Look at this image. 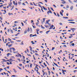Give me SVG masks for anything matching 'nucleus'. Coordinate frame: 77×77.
<instances>
[{"label":"nucleus","instance_id":"f257e3e1","mask_svg":"<svg viewBox=\"0 0 77 77\" xmlns=\"http://www.w3.org/2000/svg\"><path fill=\"white\" fill-rule=\"evenodd\" d=\"M9 51L10 53H12V50H13V53H14L15 54L17 53L16 52H14L15 51V48H9Z\"/></svg>","mask_w":77,"mask_h":77},{"label":"nucleus","instance_id":"f03ea898","mask_svg":"<svg viewBox=\"0 0 77 77\" xmlns=\"http://www.w3.org/2000/svg\"><path fill=\"white\" fill-rule=\"evenodd\" d=\"M48 10L49 11H48L47 12V14H48V15H49V13H51V14H52V12L51 11V10L50 9H48Z\"/></svg>","mask_w":77,"mask_h":77},{"label":"nucleus","instance_id":"7ed1b4c3","mask_svg":"<svg viewBox=\"0 0 77 77\" xmlns=\"http://www.w3.org/2000/svg\"><path fill=\"white\" fill-rule=\"evenodd\" d=\"M50 21V20H46V21L45 23V24H47L49 23V21Z\"/></svg>","mask_w":77,"mask_h":77},{"label":"nucleus","instance_id":"20e7f679","mask_svg":"<svg viewBox=\"0 0 77 77\" xmlns=\"http://www.w3.org/2000/svg\"><path fill=\"white\" fill-rule=\"evenodd\" d=\"M53 27H54V25H51V26L50 27L49 29V30H50V29H52L53 28Z\"/></svg>","mask_w":77,"mask_h":77},{"label":"nucleus","instance_id":"39448f33","mask_svg":"<svg viewBox=\"0 0 77 77\" xmlns=\"http://www.w3.org/2000/svg\"><path fill=\"white\" fill-rule=\"evenodd\" d=\"M61 1H62L63 2H62V3H63V4H65V3L66 2L65 1H64V0H61Z\"/></svg>","mask_w":77,"mask_h":77},{"label":"nucleus","instance_id":"423d86ee","mask_svg":"<svg viewBox=\"0 0 77 77\" xmlns=\"http://www.w3.org/2000/svg\"><path fill=\"white\" fill-rule=\"evenodd\" d=\"M12 3L11 2H10V3H9V6H11V5H12Z\"/></svg>","mask_w":77,"mask_h":77},{"label":"nucleus","instance_id":"0eeeda50","mask_svg":"<svg viewBox=\"0 0 77 77\" xmlns=\"http://www.w3.org/2000/svg\"><path fill=\"white\" fill-rule=\"evenodd\" d=\"M62 73H63V75H65V72H64V70L63 69H62Z\"/></svg>","mask_w":77,"mask_h":77},{"label":"nucleus","instance_id":"6e6552de","mask_svg":"<svg viewBox=\"0 0 77 77\" xmlns=\"http://www.w3.org/2000/svg\"><path fill=\"white\" fill-rule=\"evenodd\" d=\"M29 63L30 68H32V64L31 63Z\"/></svg>","mask_w":77,"mask_h":77},{"label":"nucleus","instance_id":"1a4fd4ad","mask_svg":"<svg viewBox=\"0 0 77 77\" xmlns=\"http://www.w3.org/2000/svg\"><path fill=\"white\" fill-rule=\"evenodd\" d=\"M9 60H11L10 62H13V61H15L14 60H12V58L9 59Z\"/></svg>","mask_w":77,"mask_h":77},{"label":"nucleus","instance_id":"9d476101","mask_svg":"<svg viewBox=\"0 0 77 77\" xmlns=\"http://www.w3.org/2000/svg\"><path fill=\"white\" fill-rule=\"evenodd\" d=\"M69 23H72V24H75V22H69Z\"/></svg>","mask_w":77,"mask_h":77},{"label":"nucleus","instance_id":"9b49d317","mask_svg":"<svg viewBox=\"0 0 77 77\" xmlns=\"http://www.w3.org/2000/svg\"><path fill=\"white\" fill-rule=\"evenodd\" d=\"M2 60H3L2 61L3 62H6V60L5 59H2Z\"/></svg>","mask_w":77,"mask_h":77},{"label":"nucleus","instance_id":"f8f14e48","mask_svg":"<svg viewBox=\"0 0 77 77\" xmlns=\"http://www.w3.org/2000/svg\"><path fill=\"white\" fill-rule=\"evenodd\" d=\"M12 44L8 45V47L9 48H10V47H12Z\"/></svg>","mask_w":77,"mask_h":77},{"label":"nucleus","instance_id":"ddd939ff","mask_svg":"<svg viewBox=\"0 0 77 77\" xmlns=\"http://www.w3.org/2000/svg\"><path fill=\"white\" fill-rule=\"evenodd\" d=\"M42 8H43L44 9V10H47V8L44 7V6H42Z\"/></svg>","mask_w":77,"mask_h":77},{"label":"nucleus","instance_id":"4468645a","mask_svg":"<svg viewBox=\"0 0 77 77\" xmlns=\"http://www.w3.org/2000/svg\"><path fill=\"white\" fill-rule=\"evenodd\" d=\"M72 9H73V6H72L70 7V9L71 11H72Z\"/></svg>","mask_w":77,"mask_h":77},{"label":"nucleus","instance_id":"2eb2a0df","mask_svg":"<svg viewBox=\"0 0 77 77\" xmlns=\"http://www.w3.org/2000/svg\"><path fill=\"white\" fill-rule=\"evenodd\" d=\"M18 5H21V2H18Z\"/></svg>","mask_w":77,"mask_h":77},{"label":"nucleus","instance_id":"dca6fc26","mask_svg":"<svg viewBox=\"0 0 77 77\" xmlns=\"http://www.w3.org/2000/svg\"><path fill=\"white\" fill-rule=\"evenodd\" d=\"M54 64L55 65H56V66H57V67H59V66H58V65H57V64H56V63H54Z\"/></svg>","mask_w":77,"mask_h":77},{"label":"nucleus","instance_id":"f3484780","mask_svg":"<svg viewBox=\"0 0 77 77\" xmlns=\"http://www.w3.org/2000/svg\"><path fill=\"white\" fill-rule=\"evenodd\" d=\"M50 32V30H49V31H47L46 32V34H48V32Z\"/></svg>","mask_w":77,"mask_h":77},{"label":"nucleus","instance_id":"a211bd4d","mask_svg":"<svg viewBox=\"0 0 77 77\" xmlns=\"http://www.w3.org/2000/svg\"><path fill=\"white\" fill-rule=\"evenodd\" d=\"M29 48H30V51H32V47H31V46H29Z\"/></svg>","mask_w":77,"mask_h":77},{"label":"nucleus","instance_id":"6ab92c4d","mask_svg":"<svg viewBox=\"0 0 77 77\" xmlns=\"http://www.w3.org/2000/svg\"><path fill=\"white\" fill-rule=\"evenodd\" d=\"M68 21H74V20H68Z\"/></svg>","mask_w":77,"mask_h":77},{"label":"nucleus","instance_id":"aec40b11","mask_svg":"<svg viewBox=\"0 0 77 77\" xmlns=\"http://www.w3.org/2000/svg\"><path fill=\"white\" fill-rule=\"evenodd\" d=\"M41 27L42 29H45V27H44L42 26V25H41Z\"/></svg>","mask_w":77,"mask_h":77},{"label":"nucleus","instance_id":"412c9836","mask_svg":"<svg viewBox=\"0 0 77 77\" xmlns=\"http://www.w3.org/2000/svg\"><path fill=\"white\" fill-rule=\"evenodd\" d=\"M13 70H14V72H15V73H17V71H16V70H15V69H13Z\"/></svg>","mask_w":77,"mask_h":77},{"label":"nucleus","instance_id":"4be33fe9","mask_svg":"<svg viewBox=\"0 0 77 77\" xmlns=\"http://www.w3.org/2000/svg\"><path fill=\"white\" fill-rule=\"evenodd\" d=\"M29 31H30V29H29V28H28V29H27V32H29Z\"/></svg>","mask_w":77,"mask_h":77},{"label":"nucleus","instance_id":"5701e85b","mask_svg":"<svg viewBox=\"0 0 77 77\" xmlns=\"http://www.w3.org/2000/svg\"><path fill=\"white\" fill-rule=\"evenodd\" d=\"M10 43V42H8V43H7L6 44V46H8V44H9Z\"/></svg>","mask_w":77,"mask_h":77},{"label":"nucleus","instance_id":"b1692460","mask_svg":"<svg viewBox=\"0 0 77 77\" xmlns=\"http://www.w3.org/2000/svg\"><path fill=\"white\" fill-rule=\"evenodd\" d=\"M37 36V35H36V34H35L34 35H32V37H34V36Z\"/></svg>","mask_w":77,"mask_h":77},{"label":"nucleus","instance_id":"393cba45","mask_svg":"<svg viewBox=\"0 0 77 77\" xmlns=\"http://www.w3.org/2000/svg\"><path fill=\"white\" fill-rule=\"evenodd\" d=\"M60 14L62 16H63V14H62V13L61 12H60Z\"/></svg>","mask_w":77,"mask_h":77},{"label":"nucleus","instance_id":"a878e982","mask_svg":"<svg viewBox=\"0 0 77 77\" xmlns=\"http://www.w3.org/2000/svg\"><path fill=\"white\" fill-rule=\"evenodd\" d=\"M9 54H11V53H8V54H7V56H9Z\"/></svg>","mask_w":77,"mask_h":77},{"label":"nucleus","instance_id":"bb28decb","mask_svg":"<svg viewBox=\"0 0 77 77\" xmlns=\"http://www.w3.org/2000/svg\"><path fill=\"white\" fill-rule=\"evenodd\" d=\"M72 46H74V43H72L71 44Z\"/></svg>","mask_w":77,"mask_h":77},{"label":"nucleus","instance_id":"cd10ccee","mask_svg":"<svg viewBox=\"0 0 77 77\" xmlns=\"http://www.w3.org/2000/svg\"><path fill=\"white\" fill-rule=\"evenodd\" d=\"M70 30H75V28H71Z\"/></svg>","mask_w":77,"mask_h":77},{"label":"nucleus","instance_id":"c85d7f7f","mask_svg":"<svg viewBox=\"0 0 77 77\" xmlns=\"http://www.w3.org/2000/svg\"><path fill=\"white\" fill-rule=\"evenodd\" d=\"M27 30H26L25 31H24V33H25V34H26V33H27Z\"/></svg>","mask_w":77,"mask_h":77},{"label":"nucleus","instance_id":"c756f323","mask_svg":"<svg viewBox=\"0 0 77 77\" xmlns=\"http://www.w3.org/2000/svg\"><path fill=\"white\" fill-rule=\"evenodd\" d=\"M17 59L19 60V62H21V60L20 59L17 58Z\"/></svg>","mask_w":77,"mask_h":77},{"label":"nucleus","instance_id":"7c9ffc66","mask_svg":"<svg viewBox=\"0 0 77 77\" xmlns=\"http://www.w3.org/2000/svg\"><path fill=\"white\" fill-rule=\"evenodd\" d=\"M55 49V47H52L51 50H54Z\"/></svg>","mask_w":77,"mask_h":77},{"label":"nucleus","instance_id":"2f4dec72","mask_svg":"<svg viewBox=\"0 0 77 77\" xmlns=\"http://www.w3.org/2000/svg\"><path fill=\"white\" fill-rule=\"evenodd\" d=\"M8 41H11V38H8Z\"/></svg>","mask_w":77,"mask_h":77},{"label":"nucleus","instance_id":"473e14b6","mask_svg":"<svg viewBox=\"0 0 77 77\" xmlns=\"http://www.w3.org/2000/svg\"><path fill=\"white\" fill-rule=\"evenodd\" d=\"M38 6H39V7H40V8H42V7H41V5H40V4H38Z\"/></svg>","mask_w":77,"mask_h":77},{"label":"nucleus","instance_id":"72a5a7b5","mask_svg":"<svg viewBox=\"0 0 77 77\" xmlns=\"http://www.w3.org/2000/svg\"><path fill=\"white\" fill-rule=\"evenodd\" d=\"M43 64L45 66H47L46 65V64H45V63H44Z\"/></svg>","mask_w":77,"mask_h":77},{"label":"nucleus","instance_id":"f704fd0d","mask_svg":"<svg viewBox=\"0 0 77 77\" xmlns=\"http://www.w3.org/2000/svg\"><path fill=\"white\" fill-rule=\"evenodd\" d=\"M63 18H65L66 19V18H68V17H63Z\"/></svg>","mask_w":77,"mask_h":77},{"label":"nucleus","instance_id":"c9c22d12","mask_svg":"<svg viewBox=\"0 0 77 77\" xmlns=\"http://www.w3.org/2000/svg\"><path fill=\"white\" fill-rule=\"evenodd\" d=\"M35 55H36V56H39V54H38L36 53H35Z\"/></svg>","mask_w":77,"mask_h":77},{"label":"nucleus","instance_id":"e433bc0d","mask_svg":"<svg viewBox=\"0 0 77 77\" xmlns=\"http://www.w3.org/2000/svg\"><path fill=\"white\" fill-rule=\"evenodd\" d=\"M4 5H2L0 6V8H2V6H3Z\"/></svg>","mask_w":77,"mask_h":77},{"label":"nucleus","instance_id":"4c0bfd02","mask_svg":"<svg viewBox=\"0 0 77 77\" xmlns=\"http://www.w3.org/2000/svg\"><path fill=\"white\" fill-rule=\"evenodd\" d=\"M40 65L41 66H42V68H45V67L44 66L42 65V64Z\"/></svg>","mask_w":77,"mask_h":77},{"label":"nucleus","instance_id":"58836bf2","mask_svg":"<svg viewBox=\"0 0 77 77\" xmlns=\"http://www.w3.org/2000/svg\"><path fill=\"white\" fill-rule=\"evenodd\" d=\"M32 26L33 28H34V29H35L36 28V26H33V25H32Z\"/></svg>","mask_w":77,"mask_h":77},{"label":"nucleus","instance_id":"ea45409f","mask_svg":"<svg viewBox=\"0 0 77 77\" xmlns=\"http://www.w3.org/2000/svg\"><path fill=\"white\" fill-rule=\"evenodd\" d=\"M17 54H18V55H19V56H20V57H21V54H20L19 53Z\"/></svg>","mask_w":77,"mask_h":77},{"label":"nucleus","instance_id":"a19ab883","mask_svg":"<svg viewBox=\"0 0 77 77\" xmlns=\"http://www.w3.org/2000/svg\"><path fill=\"white\" fill-rule=\"evenodd\" d=\"M57 16H58V17H60V15H59V14L57 13Z\"/></svg>","mask_w":77,"mask_h":77},{"label":"nucleus","instance_id":"79ce46f5","mask_svg":"<svg viewBox=\"0 0 77 77\" xmlns=\"http://www.w3.org/2000/svg\"><path fill=\"white\" fill-rule=\"evenodd\" d=\"M13 3L14 5H15V1H13Z\"/></svg>","mask_w":77,"mask_h":77},{"label":"nucleus","instance_id":"37998d69","mask_svg":"<svg viewBox=\"0 0 77 77\" xmlns=\"http://www.w3.org/2000/svg\"><path fill=\"white\" fill-rule=\"evenodd\" d=\"M11 32L12 33H14V32H13V30H12V29H11Z\"/></svg>","mask_w":77,"mask_h":77},{"label":"nucleus","instance_id":"c03bdc74","mask_svg":"<svg viewBox=\"0 0 77 77\" xmlns=\"http://www.w3.org/2000/svg\"><path fill=\"white\" fill-rule=\"evenodd\" d=\"M27 56H30V57H31V55L30 54H27Z\"/></svg>","mask_w":77,"mask_h":77},{"label":"nucleus","instance_id":"a18cd8bd","mask_svg":"<svg viewBox=\"0 0 77 77\" xmlns=\"http://www.w3.org/2000/svg\"><path fill=\"white\" fill-rule=\"evenodd\" d=\"M66 8H69V5H66Z\"/></svg>","mask_w":77,"mask_h":77},{"label":"nucleus","instance_id":"49530a36","mask_svg":"<svg viewBox=\"0 0 77 77\" xmlns=\"http://www.w3.org/2000/svg\"><path fill=\"white\" fill-rule=\"evenodd\" d=\"M23 5V6H26V5H25V4L24 3H22Z\"/></svg>","mask_w":77,"mask_h":77},{"label":"nucleus","instance_id":"de8ad7c7","mask_svg":"<svg viewBox=\"0 0 77 77\" xmlns=\"http://www.w3.org/2000/svg\"><path fill=\"white\" fill-rule=\"evenodd\" d=\"M43 20L44 21H45V18H44L43 19Z\"/></svg>","mask_w":77,"mask_h":77},{"label":"nucleus","instance_id":"09e8293b","mask_svg":"<svg viewBox=\"0 0 77 77\" xmlns=\"http://www.w3.org/2000/svg\"><path fill=\"white\" fill-rule=\"evenodd\" d=\"M32 34L30 35L29 36H30V38H32Z\"/></svg>","mask_w":77,"mask_h":77},{"label":"nucleus","instance_id":"8fccbe9b","mask_svg":"<svg viewBox=\"0 0 77 77\" xmlns=\"http://www.w3.org/2000/svg\"><path fill=\"white\" fill-rule=\"evenodd\" d=\"M22 57H23V60H24L25 59V57H24V56H22Z\"/></svg>","mask_w":77,"mask_h":77},{"label":"nucleus","instance_id":"3c124183","mask_svg":"<svg viewBox=\"0 0 77 77\" xmlns=\"http://www.w3.org/2000/svg\"><path fill=\"white\" fill-rule=\"evenodd\" d=\"M4 69H5L6 71H8V70H6V68H4Z\"/></svg>","mask_w":77,"mask_h":77},{"label":"nucleus","instance_id":"603ef678","mask_svg":"<svg viewBox=\"0 0 77 77\" xmlns=\"http://www.w3.org/2000/svg\"><path fill=\"white\" fill-rule=\"evenodd\" d=\"M16 57H19V55H16Z\"/></svg>","mask_w":77,"mask_h":77},{"label":"nucleus","instance_id":"864d4df0","mask_svg":"<svg viewBox=\"0 0 77 77\" xmlns=\"http://www.w3.org/2000/svg\"><path fill=\"white\" fill-rule=\"evenodd\" d=\"M77 71L76 70H74L73 71V72H74V73H75V72H77Z\"/></svg>","mask_w":77,"mask_h":77},{"label":"nucleus","instance_id":"5fc2aeb1","mask_svg":"<svg viewBox=\"0 0 77 77\" xmlns=\"http://www.w3.org/2000/svg\"><path fill=\"white\" fill-rule=\"evenodd\" d=\"M21 24H22V26H24V24H23V23L21 22Z\"/></svg>","mask_w":77,"mask_h":77},{"label":"nucleus","instance_id":"6e6d98bb","mask_svg":"<svg viewBox=\"0 0 77 77\" xmlns=\"http://www.w3.org/2000/svg\"><path fill=\"white\" fill-rule=\"evenodd\" d=\"M54 14L55 15V16H57V15H56V13L54 12Z\"/></svg>","mask_w":77,"mask_h":77},{"label":"nucleus","instance_id":"4d7b16f0","mask_svg":"<svg viewBox=\"0 0 77 77\" xmlns=\"http://www.w3.org/2000/svg\"><path fill=\"white\" fill-rule=\"evenodd\" d=\"M45 27H46V28H47V27H48V26H47L46 25H45L44 26Z\"/></svg>","mask_w":77,"mask_h":77},{"label":"nucleus","instance_id":"13d9d810","mask_svg":"<svg viewBox=\"0 0 77 77\" xmlns=\"http://www.w3.org/2000/svg\"><path fill=\"white\" fill-rule=\"evenodd\" d=\"M22 64H20L19 66H22Z\"/></svg>","mask_w":77,"mask_h":77},{"label":"nucleus","instance_id":"bf43d9fd","mask_svg":"<svg viewBox=\"0 0 77 77\" xmlns=\"http://www.w3.org/2000/svg\"><path fill=\"white\" fill-rule=\"evenodd\" d=\"M36 30L37 31V32H39V29H36Z\"/></svg>","mask_w":77,"mask_h":77},{"label":"nucleus","instance_id":"052dcab7","mask_svg":"<svg viewBox=\"0 0 77 77\" xmlns=\"http://www.w3.org/2000/svg\"><path fill=\"white\" fill-rule=\"evenodd\" d=\"M70 35H71V36H72V35H75V33H74V34H70Z\"/></svg>","mask_w":77,"mask_h":77},{"label":"nucleus","instance_id":"680f3d73","mask_svg":"<svg viewBox=\"0 0 77 77\" xmlns=\"http://www.w3.org/2000/svg\"><path fill=\"white\" fill-rule=\"evenodd\" d=\"M63 47H66V45H64Z\"/></svg>","mask_w":77,"mask_h":77},{"label":"nucleus","instance_id":"e2e57ef3","mask_svg":"<svg viewBox=\"0 0 77 77\" xmlns=\"http://www.w3.org/2000/svg\"><path fill=\"white\" fill-rule=\"evenodd\" d=\"M7 63L8 65H10V64L9 63V62H7Z\"/></svg>","mask_w":77,"mask_h":77},{"label":"nucleus","instance_id":"0e129e2a","mask_svg":"<svg viewBox=\"0 0 77 77\" xmlns=\"http://www.w3.org/2000/svg\"><path fill=\"white\" fill-rule=\"evenodd\" d=\"M53 6H54V7H55V8H56V6H55V5H53Z\"/></svg>","mask_w":77,"mask_h":77},{"label":"nucleus","instance_id":"69168bd1","mask_svg":"<svg viewBox=\"0 0 77 77\" xmlns=\"http://www.w3.org/2000/svg\"><path fill=\"white\" fill-rule=\"evenodd\" d=\"M7 68L8 69H9V66H7Z\"/></svg>","mask_w":77,"mask_h":77},{"label":"nucleus","instance_id":"338daca9","mask_svg":"<svg viewBox=\"0 0 77 77\" xmlns=\"http://www.w3.org/2000/svg\"><path fill=\"white\" fill-rule=\"evenodd\" d=\"M60 25H62V23H60Z\"/></svg>","mask_w":77,"mask_h":77},{"label":"nucleus","instance_id":"774afa93","mask_svg":"<svg viewBox=\"0 0 77 77\" xmlns=\"http://www.w3.org/2000/svg\"><path fill=\"white\" fill-rule=\"evenodd\" d=\"M11 77H15V75H12L11 76Z\"/></svg>","mask_w":77,"mask_h":77}]
</instances>
